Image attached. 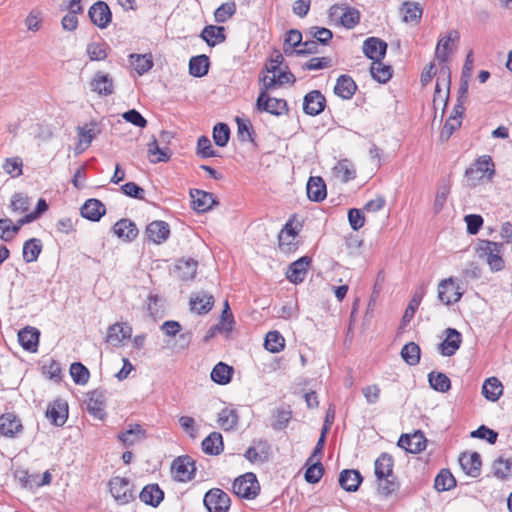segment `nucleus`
I'll use <instances>...</instances> for the list:
<instances>
[{
	"label": "nucleus",
	"instance_id": "obj_1",
	"mask_svg": "<svg viewBox=\"0 0 512 512\" xmlns=\"http://www.w3.org/2000/svg\"><path fill=\"white\" fill-rule=\"evenodd\" d=\"M504 245L490 240H480L476 248L478 257L484 260L492 272H499L505 267L503 259Z\"/></svg>",
	"mask_w": 512,
	"mask_h": 512
},
{
	"label": "nucleus",
	"instance_id": "obj_2",
	"mask_svg": "<svg viewBox=\"0 0 512 512\" xmlns=\"http://www.w3.org/2000/svg\"><path fill=\"white\" fill-rule=\"evenodd\" d=\"M109 490L119 505H125L135 499L134 486L128 478L115 476L109 481Z\"/></svg>",
	"mask_w": 512,
	"mask_h": 512
},
{
	"label": "nucleus",
	"instance_id": "obj_3",
	"mask_svg": "<svg viewBox=\"0 0 512 512\" xmlns=\"http://www.w3.org/2000/svg\"><path fill=\"white\" fill-rule=\"evenodd\" d=\"M261 85L260 93L256 100V109L259 112H267L275 116H280L288 111L287 102L284 99L269 97L268 91Z\"/></svg>",
	"mask_w": 512,
	"mask_h": 512
},
{
	"label": "nucleus",
	"instance_id": "obj_4",
	"mask_svg": "<svg viewBox=\"0 0 512 512\" xmlns=\"http://www.w3.org/2000/svg\"><path fill=\"white\" fill-rule=\"evenodd\" d=\"M233 492L245 499H254L260 492V485L254 473L248 472L233 482Z\"/></svg>",
	"mask_w": 512,
	"mask_h": 512
},
{
	"label": "nucleus",
	"instance_id": "obj_5",
	"mask_svg": "<svg viewBox=\"0 0 512 512\" xmlns=\"http://www.w3.org/2000/svg\"><path fill=\"white\" fill-rule=\"evenodd\" d=\"M203 503L208 512H228L231 499L223 490L212 488L204 495Z\"/></svg>",
	"mask_w": 512,
	"mask_h": 512
},
{
	"label": "nucleus",
	"instance_id": "obj_6",
	"mask_svg": "<svg viewBox=\"0 0 512 512\" xmlns=\"http://www.w3.org/2000/svg\"><path fill=\"white\" fill-rule=\"evenodd\" d=\"M88 16L92 23L104 29L112 20V13L108 4L104 1L95 2L88 10Z\"/></svg>",
	"mask_w": 512,
	"mask_h": 512
},
{
	"label": "nucleus",
	"instance_id": "obj_7",
	"mask_svg": "<svg viewBox=\"0 0 512 512\" xmlns=\"http://www.w3.org/2000/svg\"><path fill=\"white\" fill-rule=\"evenodd\" d=\"M462 297L459 286H455L452 277L443 279L438 284V299L445 305H451L458 302Z\"/></svg>",
	"mask_w": 512,
	"mask_h": 512
},
{
	"label": "nucleus",
	"instance_id": "obj_8",
	"mask_svg": "<svg viewBox=\"0 0 512 512\" xmlns=\"http://www.w3.org/2000/svg\"><path fill=\"white\" fill-rule=\"evenodd\" d=\"M427 440L421 431H416L413 434H402L398 440L397 445L405 449L409 453H420L426 448Z\"/></svg>",
	"mask_w": 512,
	"mask_h": 512
},
{
	"label": "nucleus",
	"instance_id": "obj_9",
	"mask_svg": "<svg viewBox=\"0 0 512 512\" xmlns=\"http://www.w3.org/2000/svg\"><path fill=\"white\" fill-rule=\"evenodd\" d=\"M363 53L373 62L382 61L386 55L387 43L377 37H369L363 42Z\"/></svg>",
	"mask_w": 512,
	"mask_h": 512
},
{
	"label": "nucleus",
	"instance_id": "obj_10",
	"mask_svg": "<svg viewBox=\"0 0 512 512\" xmlns=\"http://www.w3.org/2000/svg\"><path fill=\"white\" fill-rule=\"evenodd\" d=\"M326 98L319 90H312L304 96L303 111L310 116L319 115L324 111Z\"/></svg>",
	"mask_w": 512,
	"mask_h": 512
},
{
	"label": "nucleus",
	"instance_id": "obj_11",
	"mask_svg": "<svg viewBox=\"0 0 512 512\" xmlns=\"http://www.w3.org/2000/svg\"><path fill=\"white\" fill-rule=\"evenodd\" d=\"M172 470L175 477L182 482L190 481L194 477L196 471L195 463L188 455L180 456L172 463Z\"/></svg>",
	"mask_w": 512,
	"mask_h": 512
},
{
	"label": "nucleus",
	"instance_id": "obj_12",
	"mask_svg": "<svg viewBox=\"0 0 512 512\" xmlns=\"http://www.w3.org/2000/svg\"><path fill=\"white\" fill-rule=\"evenodd\" d=\"M444 333L445 339L438 345V349L443 356L451 357L460 348L462 335L455 328H447Z\"/></svg>",
	"mask_w": 512,
	"mask_h": 512
},
{
	"label": "nucleus",
	"instance_id": "obj_13",
	"mask_svg": "<svg viewBox=\"0 0 512 512\" xmlns=\"http://www.w3.org/2000/svg\"><path fill=\"white\" fill-rule=\"evenodd\" d=\"M310 264L311 258L309 256H303L294 261L290 264L286 273L287 279L294 284L302 283L307 275Z\"/></svg>",
	"mask_w": 512,
	"mask_h": 512
},
{
	"label": "nucleus",
	"instance_id": "obj_14",
	"mask_svg": "<svg viewBox=\"0 0 512 512\" xmlns=\"http://www.w3.org/2000/svg\"><path fill=\"white\" fill-rule=\"evenodd\" d=\"M145 233L153 243L162 244L170 236V227L167 222L156 220L147 225Z\"/></svg>",
	"mask_w": 512,
	"mask_h": 512
},
{
	"label": "nucleus",
	"instance_id": "obj_15",
	"mask_svg": "<svg viewBox=\"0 0 512 512\" xmlns=\"http://www.w3.org/2000/svg\"><path fill=\"white\" fill-rule=\"evenodd\" d=\"M46 417L55 426H63L68 418V405L65 401L58 399L49 404L46 410Z\"/></svg>",
	"mask_w": 512,
	"mask_h": 512
},
{
	"label": "nucleus",
	"instance_id": "obj_16",
	"mask_svg": "<svg viewBox=\"0 0 512 512\" xmlns=\"http://www.w3.org/2000/svg\"><path fill=\"white\" fill-rule=\"evenodd\" d=\"M23 429L20 419L14 413H4L0 416V434L13 438Z\"/></svg>",
	"mask_w": 512,
	"mask_h": 512
},
{
	"label": "nucleus",
	"instance_id": "obj_17",
	"mask_svg": "<svg viewBox=\"0 0 512 512\" xmlns=\"http://www.w3.org/2000/svg\"><path fill=\"white\" fill-rule=\"evenodd\" d=\"M90 89L100 96L111 95L114 92L113 79L109 74L97 72L90 82Z\"/></svg>",
	"mask_w": 512,
	"mask_h": 512
},
{
	"label": "nucleus",
	"instance_id": "obj_18",
	"mask_svg": "<svg viewBox=\"0 0 512 512\" xmlns=\"http://www.w3.org/2000/svg\"><path fill=\"white\" fill-rule=\"evenodd\" d=\"M459 464L463 471L471 477L476 478L481 473L482 461L477 452L462 453L459 457Z\"/></svg>",
	"mask_w": 512,
	"mask_h": 512
},
{
	"label": "nucleus",
	"instance_id": "obj_19",
	"mask_svg": "<svg viewBox=\"0 0 512 512\" xmlns=\"http://www.w3.org/2000/svg\"><path fill=\"white\" fill-rule=\"evenodd\" d=\"M132 335V328L126 323H115L108 328L106 341L113 346H120L125 339Z\"/></svg>",
	"mask_w": 512,
	"mask_h": 512
},
{
	"label": "nucleus",
	"instance_id": "obj_20",
	"mask_svg": "<svg viewBox=\"0 0 512 512\" xmlns=\"http://www.w3.org/2000/svg\"><path fill=\"white\" fill-rule=\"evenodd\" d=\"M190 197L192 199L193 209L199 213H204L210 210L216 203L212 193L199 189H191Z\"/></svg>",
	"mask_w": 512,
	"mask_h": 512
},
{
	"label": "nucleus",
	"instance_id": "obj_21",
	"mask_svg": "<svg viewBox=\"0 0 512 512\" xmlns=\"http://www.w3.org/2000/svg\"><path fill=\"white\" fill-rule=\"evenodd\" d=\"M105 393L102 390H94L89 393L87 402L88 412L97 419L102 420L105 417Z\"/></svg>",
	"mask_w": 512,
	"mask_h": 512
},
{
	"label": "nucleus",
	"instance_id": "obj_22",
	"mask_svg": "<svg viewBox=\"0 0 512 512\" xmlns=\"http://www.w3.org/2000/svg\"><path fill=\"white\" fill-rule=\"evenodd\" d=\"M214 305V297L204 291L194 293L190 297V307L193 312L207 314Z\"/></svg>",
	"mask_w": 512,
	"mask_h": 512
},
{
	"label": "nucleus",
	"instance_id": "obj_23",
	"mask_svg": "<svg viewBox=\"0 0 512 512\" xmlns=\"http://www.w3.org/2000/svg\"><path fill=\"white\" fill-rule=\"evenodd\" d=\"M261 85L265 87V89H274L276 86H281L283 84H293L296 81L294 74L290 71H279L274 75H264L260 78Z\"/></svg>",
	"mask_w": 512,
	"mask_h": 512
},
{
	"label": "nucleus",
	"instance_id": "obj_24",
	"mask_svg": "<svg viewBox=\"0 0 512 512\" xmlns=\"http://www.w3.org/2000/svg\"><path fill=\"white\" fill-rule=\"evenodd\" d=\"M459 33L456 30H451L448 35L441 37L438 40L435 56L441 63H446L451 52L450 43L459 40Z\"/></svg>",
	"mask_w": 512,
	"mask_h": 512
},
{
	"label": "nucleus",
	"instance_id": "obj_25",
	"mask_svg": "<svg viewBox=\"0 0 512 512\" xmlns=\"http://www.w3.org/2000/svg\"><path fill=\"white\" fill-rule=\"evenodd\" d=\"M306 190L308 198L314 202H321L327 196L326 184L320 176L310 177Z\"/></svg>",
	"mask_w": 512,
	"mask_h": 512
},
{
	"label": "nucleus",
	"instance_id": "obj_26",
	"mask_svg": "<svg viewBox=\"0 0 512 512\" xmlns=\"http://www.w3.org/2000/svg\"><path fill=\"white\" fill-rule=\"evenodd\" d=\"M357 90L355 81L349 75H340L336 81L334 87V93L345 100H349L353 97Z\"/></svg>",
	"mask_w": 512,
	"mask_h": 512
},
{
	"label": "nucleus",
	"instance_id": "obj_27",
	"mask_svg": "<svg viewBox=\"0 0 512 512\" xmlns=\"http://www.w3.org/2000/svg\"><path fill=\"white\" fill-rule=\"evenodd\" d=\"M363 478L358 470L345 469L339 475V484L347 492L358 490Z\"/></svg>",
	"mask_w": 512,
	"mask_h": 512
},
{
	"label": "nucleus",
	"instance_id": "obj_28",
	"mask_svg": "<svg viewBox=\"0 0 512 512\" xmlns=\"http://www.w3.org/2000/svg\"><path fill=\"white\" fill-rule=\"evenodd\" d=\"M105 212L104 204L98 199H88L81 207V215L91 221H99Z\"/></svg>",
	"mask_w": 512,
	"mask_h": 512
},
{
	"label": "nucleus",
	"instance_id": "obj_29",
	"mask_svg": "<svg viewBox=\"0 0 512 512\" xmlns=\"http://www.w3.org/2000/svg\"><path fill=\"white\" fill-rule=\"evenodd\" d=\"M139 498L145 504L157 507L164 498V492L158 484H148L140 492Z\"/></svg>",
	"mask_w": 512,
	"mask_h": 512
},
{
	"label": "nucleus",
	"instance_id": "obj_30",
	"mask_svg": "<svg viewBox=\"0 0 512 512\" xmlns=\"http://www.w3.org/2000/svg\"><path fill=\"white\" fill-rule=\"evenodd\" d=\"M40 333L36 328L26 327L18 333L20 345L27 351L35 352L38 347Z\"/></svg>",
	"mask_w": 512,
	"mask_h": 512
},
{
	"label": "nucleus",
	"instance_id": "obj_31",
	"mask_svg": "<svg viewBox=\"0 0 512 512\" xmlns=\"http://www.w3.org/2000/svg\"><path fill=\"white\" fill-rule=\"evenodd\" d=\"M113 230L118 238L129 242L134 240L138 235V229L135 223L129 219H121L116 222L113 226Z\"/></svg>",
	"mask_w": 512,
	"mask_h": 512
},
{
	"label": "nucleus",
	"instance_id": "obj_32",
	"mask_svg": "<svg viewBox=\"0 0 512 512\" xmlns=\"http://www.w3.org/2000/svg\"><path fill=\"white\" fill-rule=\"evenodd\" d=\"M393 475V458L387 453H382L375 460V476L378 481H383L385 477Z\"/></svg>",
	"mask_w": 512,
	"mask_h": 512
},
{
	"label": "nucleus",
	"instance_id": "obj_33",
	"mask_svg": "<svg viewBox=\"0 0 512 512\" xmlns=\"http://www.w3.org/2000/svg\"><path fill=\"white\" fill-rule=\"evenodd\" d=\"M333 174L342 183H347L356 177V170L351 161L342 159L333 167Z\"/></svg>",
	"mask_w": 512,
	"mask_h": 512
},
{
	"label": "nucleus",
	"instance_id": "obj_34",
	"mask_svg": "<svg viewBox=\"0 0 512 512\" xmlns=\"http://www.w3.org/2000/svg\"><path fill=\"white\" fill-rule=\"evenodd\" d=\"M201 38L208 46L214 47L216 44L225 41L226 36L224 34V27L208 25L202 30Z\"/></svg>",
	"mask_w": 512,
	"mask_h": 512
},
{
	"label": "nucleus",
	"instance_id": "obj_35",
	"mask_svg": "<svg viewBox=\"0 0 512 512\" xmlns=\"http://www.w3.org/2000/svg\"><path fill=\"white\" fill-rule=\"evenodd\" d=\"M197 267L198 262L194 259H180L175 266V271L180 279L186 281L195 277Z\"/></svg>",
	"mask_w": 512,
	"mask_h": 512
},
{
	"label": "nucleus",
	"instance_id": "obj_36",
	"mask_svg": "<svg viewBox=\"0 0 512 512\" xmlns=\"http://www.w3.org/2000/svg\"><path fill=\"white\" fill-rule=\"evenodd\" d=\"M482 394L489 401H497L503 394V386L498 378L490 377L486 379L482 386Z\"/></svg>",
	"mask_w": 512,
	"mask_h": 512
},
{
	"label": "nucleus",
	"instance_id": "obj_37",
	"mask_svg": "<svg viewBox=\"0 0 512 512\" xmlns=\"http://www.w3.org/2000/svg\"><path fill=\"white\" fill-rule=\"evenodd\" d=\"M233 372V367L224 362H219L212 369L210 376L213 382L219 385H226L231 381Z\"/></svg>",
	"mask_w": 512,
	"mask_h": 512
},
{
	"label": "nucleus",
	"instance_id": "obj_38",
	"mask_svg": "<svg viewBox=\"0 0 512 512\" xmlns=\"http://www.w3.org/2000/svg\"><path fill=\"white\" fill-rule=\"evenodd\" d=\"M209 66L210 62L207 55L193 56L189 60V73L194 77H203L208 73Z\"/></svg>",
	"mask_w": 512,
	"mask_h": 512
},
{
	"label": "nucleus",
	"instance_id": "obj_39",
	"mask_svg": "<svg viewBox=\"0 0 512 512\" xmlns=\"http://www.w3.org/2000/svg\"><path fill=\"white\" fill-rule=\"evenodd\" d=\"M202 450L208 455H219L223 451L222 435L218 432L210 433L202 441Z\"/></svg>",
	"mask_w": 512,
	"mask_h": 512
},
{
	"label": "nucleus",
	"instance_id": "obj_40",
	"mask_svg": "<svg viewBox=\"0 0 512 512\" xmlns=\"http://www.w3.org/2000/svg\"><path fill=\"white\" fill-rule=\"evenodd\" d=\"M492 470L496 478L507 480L512 476V458L498 457L493 462Z\"/></svg>",
	"mask_w": 512,
	"mask_h": 512
},
{
	"label": "nucleus",
	"instance_id": "obj_41",
	"mask_svg": "<svg viewBox=\"0 0 512 512\" xmlns=\"http://www.w3.org/2000/svg\"><path fill=\"white\" fill-rule=\"evenodd\" d=\"M401 12L406 23H418L422 17L423 9L417 2L406 1L402 4Z\"/></svg>",
	"mask_w": 512,
	"mask_h": 512
},
{
	"label": "nucleus",
	"instance_id": "obj_42",
	"mask_svg": "<svg viewBox=\"0 0 512 512\" xmlns=\"http://www.w3.org/2000/svg\"><path fill=\"white\" fill-rule=\"evenodd\" d=\"M145 438V430L139 424L129 425V428L118 435V439L126 446L133 445Z\"/></svg>",
	"mask_w": 512,
	"mask_h": 512
},
{
	"label": "nucleus",
	"instance_id": "obj_43",
	"mask_svg": "<svg viewBox=\"0 0 512 512\" xmlns=\"http://www.w3.org/2000/svg\"><path fill=\"white\" fill-rule=\"evenodd\" d=\"M42 251V243L38 238H31L23 245V259L27 263L34 262L38 259Z\"/></svg>",
	"mask_w": 512,
	"mask_h": 512
},
{
	"label": "nucleus",
	"instance_id": "obj_44",
	"mask_svg": "<svg viewBox=\"0 0 512 512\" xmlns=\"http://www.w3.org/2000/svg\"><path fill=\"white\" fill-rule=\"evenodd\" d=\"M148 154L152 163L167 162L171 156L170 149L159 147L155 138L148 144Z\"/></svg>",
	"mask_w": 512,
	"mask_h": 512
},
{
	"label": "nucleus",
	"instance_id": "obj_45",
	"mask_svg": "<svg viewBox=\"0 0 512 512\" xmlns=\"http://www.w3.org/2000/svg\"><path fill=\"white\" fill-rule=\"evenodd\" d=\"M456 486V480L448 469H442L435 477L434 487L437 491H449Z\"/></svg>",
	"mask_w": 512,
	"mask_h": 512
},
{
	"label": "nucleus",
	"instance_id": "obj_46",
	"mask_svg": "<svg viewBox=\"0 0 512 512\" xmlns=\"http://www.w3.org/2000/svg\"><path fill=\"white\" fill-rule=\"evenodd\" d=\"M420 347L415 342L405 344L401 349L402 359L410 366H415L420 361Z\"/></svg>",
	"mask_w": 512,
	"mask_h": 512
},
{
	"label": "nucleus",
	"instance_id": "obj_47",
	"mask_svg": "<svg viewBox=\"0 0 512 512\" xmlns=\"http://www.w3.org/2000/svg\"><path fill=\"white\" fill-rule=\"evenodd\" d=\"M424 294H425V289L423 287H421L417 291H415V293H414L412 299L410 300L407 308L405 309L404 315L402 317L403 325H406L413 319L414 314H415L417 308L419 307Z\"/></svg>",
	"mask_w": 512,
	"mask_h": 512
},
{
	"label": "nucleus",
	"instance_id": "obj_48",
	"mask_svg": "<svg viewBox=\"0 0 512 512\" xmlns=\"http://www.w3.org/2000/svg\"><path fill=\"white\" fill-rule=\"evenodd\" d=\"M285 339L278 331H270L266 334L264 347L271 353H278L284 349Z\"/></svg>",
	"mask_w": 512,
	"mask_h": 512
},
{
	"label": "nucleus",
	"instance_id": "obj_49",
	"mask_svg": "<svg viewBox=\"0 0 512 512\" xmlns=\"http://www.w3.org/2000/svg\"><path fill=\"white\" fill-rule=\"evenodd\" d=\"M370 73L373 79L379 83H386L392 77V68L389 65H384L382 61L373 62L370 67Z\"/></svg>",
	"mask_w": 512,
	"mask_h": 512
},
{
	"label": "nucleus",
	"instance_id": "obj_50",
	"mask_svg": "<svg viewBox=\"0 0 512 512\" xmlns=\"http://www.w3.org/2000/svg\"><path fill=\"white\" fill-rule=\"evenodd\" d=\"M430 386L439 392H447L451 387L450 379L441 372H431L428 375Z\"/></svg>",
	"mask_w": 512,
	"mask_h": 512
},
{
	"label": "nucleus",
	"instance_id": "obj_51",
	"mask_svg": "<svg viewBox=\"0 0 512 512\" xmlns=\"http://www.w3.org/2000/svg\"><path fill=\"white\" fill-rule=\"evenodd\" d=\"M130 58L131 64L139 75H143L144 73L148 72L153 66V61L150 54H132Z\"/></svg>",
	"mask_w": 512,
	"mask_h": 512
},
{
	"label": "nucleus",
	"instance_id": "obj_52",
	"mask_svg": "<svg viewBox=\"0 0 512 512\" xmlns=\"http://www.w3.org/2000/svg\"><path fill=\"white\" fill-rule=\"evenodd\" d=\"M70 375L73 381L78 385H85L90 377L89 370L80 362L71 364Z\"/></svg>",
	"mask_w": 512,
	"mask_h": 512
},
{
	"label": "nucleus",
	"instance_id": "obj_53",
	"mask_svg": "<svg viewBox=\"0 0 512 512\" xmlns=\"http://www.w3.org/2000/svg\"><path fill=\"white\" fill-rule=\"evenodd\" d=\"M283 51L286 56H291L293 54L296 55H307V54H316L318 53V42L315 39L306 40L302 42V45L298 49H287L283 48Z\"/></svg>",
	"mask_w": 512,
	"mask_h": 512
},
{
	"label": "nucleus",
	"instance_id": "obj_54",
	"mask_svg": "<svg viewBox=\"0 0 512 512\" xmlns=\"http://www.w3.org/2000/svg\"><path fill=\"white\" fill-rule=\"evenodd\" d=\"M218 422L225 430L233 429L237 425L238 415L235 410L222 409L218 414Z\"/></svg>",
	"mask_w": 512,
	"mask_h": 512
},
{
	"label": "nucleus",
	"instance_id": "obj_55",
	"mask_svg": "<svg viewBox=\"0 0 512 512\" xmlns=\"http://www.w3.org/2000/svg\"><path fill=\"white\" fill-rule=\"evenodd\" d=\"M95 124L86 125L85 127L78 128L79 145H83V150L88 148L93 139L98 134Z\"/></svg>",
	"mask_w": 512,
	"mask_h": 512
},
{
	"label": "nucleus",
	"instance_id": "obj_56",
	"mask_svg": "<svg viewBox=\"0 0 512 512\" xmlns=\"http://www.w3.org/2000/svg\"><path fill=\"white\" fill-rule=\"evenodd\" d=\"M230 138V128L225 123H217L213 128V140L219 147L227 145Z\"/></svg>",
	"mask_w": 512,
	"mask_h": 512
},
{
	"label": "nucleus",
	"instance_id": "obj_57",
	"mask_svg": "<svg viewBox=\"0 0 512 512\" xmlns=\"http://www.w3.org/2000/svg\"><path fill=\"white\" fill-rule=\"evenodd\" d=\"M236 12V5L234 2L221 4L214 12V19L217 23H225Z\"/></svg>",
	"mask_w": 512,
	"mask_h": 512
},
{
	"label": "nucleus",
	"instance_id": "obj_58",
	"mask_svg": "<svg viewBox=\"0 0 512 512\" xmlns=\"http://www.w3.org/2000/svg\"><path fill=\"white\" fill-rule=\"evenodd\" d=\"M306 35H310L313 39H315L318 43L323 45H327L333 37V33L328 28L324 27H310L306 32Z\"/></svg>",
	"mask_w": 512,
	"mask_h": 512
},
{
	"label": "nucleus",
	"instance_id": "obj_59",
	"mask_svg": "<svg viewBox=\"0 0 512 512\" xmlns=\"http://www.w3.org/2000/svg\"><path fill=\"white\" fill-rule=\"evenodd\" d=\"M360 20V13L357 9L346 7L344 13H341L340 24L347 29L354 28Z\"/></svg>",
	"mask_w": 512,
	"mask_h": 512
},
{
	"label": "nucleus",
	"instance_id": "obj_60",
	"mask_svg": "<svg viewBox=\"0 0 512 512\" xmlns=\"http://www.w3.org/2000/svg\"><path fill=\"white\" fill-rule=\"evenodd\" d=\"M324 473V467L322 463L317 460L315 463H312L305 471V480L308 483L315 484L320 481Z\"/></svg>",
	"mask_w": 512,
	"mask_h": 512
},
{
	"label": "nucleus",
	"instance_id": "obj_61",
	"mask_svg": "<svg viewBox=\"0 0 512 512\" xmlns=\"http://www.w3.org/2000/svg\"><path fill=\"white\" fill-rule=\"evenodd\" d=\"M197 154L202 158L217 156L210 139L207 136H200L197 141Z\"/></svg>",
	"mask_w": 512,
	"mask_h": 512
},
{
	"label": "nucleus",
	"instance_id": "obj_62",
	"mask_svg": "<svg viewBox=\"0 0 512 512\" xmlns=\"http://www.w3.org/2000/svg\"><path fill=\"white\" fill-rule=\"evenodd\" d=\"M23 162L19 157L7 158L3 164L4 171L11 177H18L22 174Z\"/></svg>",
	"mask_w": 512,
	"mask_h": 512
},
{
	"label": "nucleus",
	"instance_id": "obj_63",
	"mask_svg": "<svg viewBox=\"0 0 512 512\" xmlns=\"http://www.w3.org/2000/svg\"><path fill=\"white\" fill-rule=\"evenodd\" d=\"M87 54L92 61H101L107 57L105 43H90L87 45Z\"/></svg>",
	"mask_w": 512,
	"mask_h": 512
},
{
	"label": "nucleus",
	"instance_id": "obj_64",
	"mask_svg": "<svg viewBox=\"0 0 512 512\" xmlns=\"http://www.w3.org/2000/svg\"><path fill=\"white\" fill-rule=\"evenodd\" d=\"M30 198L23 193H15L11 199V208L15 212H26L30 207Z\"/></svg>",
	"mask_w": 512,
	"mask_h": 512
}]
</instances>
